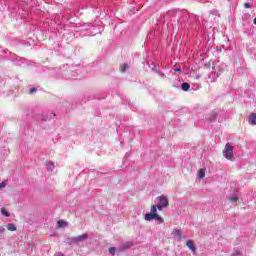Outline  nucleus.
<instances>
[{"instance_id": "16", "label": "nucleus", "mask_w": 256, "mask_h": 256, "mask_svg": "<svg viewBox=\"0 0 256 256\" xmlns=\"http://www.w3.org/2000/svg\"><path fill=\"white\" fill-rule=\"evenodd\" d=\"M6 185H7V181H6V180L3 181V182H1V183H0V190H1V189H4V188L6 187Z\"/></svg>"}, {"instance_id": "5", "label": "nucleus", "mask_w": 256, "mask_h": 256, "mask_svg": "<svg viewBox=\"0 0 256 256\" xmlns=\"http://www.w3.org/2000/svg\"><path fill=\"white\" fill-rule=\"evenodd\" d=\"M186 246L188 248H190V250L193 252V254H196V248H195V245H194V241L193 240H188L186 242Z\"/></svg>"}, {"instance_id": "13", "label": "nucleus", "mask_w": 256, "mask_h": 256, "mask_svg": "<svg viewBox=\"0 0 256 256\" xmlns=\"http://www.w3.org/2000/svg\"><path fill=\"white\" fill-rule=\"evenodd\" d=\"M127 68H128L127 64L120 65V72H126Z\"/></svg>"}, {"instance_id": "6", "label": "nucleus", "mask_w": 256, "mask_h": 256, "mask_svg": "<svg viewBox=\"0 0 256 256\" xmlns=\"http://www.w3.org/2000/svg\"><path fill=\"white\" fill-rule=\"evenodd\" d=\"M172 235L175 236L178 240L184 239L179 229H174Z\"/></svg>"}, {"instance_id": "7", "label": "nucleus", "mask_w": 256, "mask_h": 256, "mask_svg": "<svg viewBox=\"0 0 256 256\" xmlns=\"http://www.w3.org/2000/svg\"><path fill=\"white\" fill-rule=\"evenodd\" d=\"M56 226L58 228L67 227L68 226V222L65 221V220H59L58 223L56 224Z\"/></svg>"}, {"instance_id": "22", "label": "nucleus", "mask_w": 256, "mask_h": 256, "mask_svg": "<svg viewBox=\"0 0 256 256\" xmlns=\"http://www.w3.org/2000/svg\"><path fill=\"white\" fill-rule=\"evenodd\" d=\"M52 115L55 117L56 116V114L55 113H52Z\"/></svg>"}, {"instance_id": "18", "label": "nucleus", "mask_w": 256, "mask_h": 256, "mask_svg": "<svg viewBox=\"0 0 256 256\" xmlns=\"http://www.w3.org/2000/svg\"><path fill=\"white\" fill-rule=\"evenodd\" d=\"M230 201H231L232 203H235V202H237V201H238V198H236V197H232V198H230Z\"/></svg>"}, {"instance_id": "14", "label": "nucleus", "mask_w": 256, "mask_h": 256, "mask_svg": "<svg viewBox=\"0 0 256 256\" xmlns=\"http://www.w3.org/2000/svg\"><path fill=\"white\" fill-rule=\"evenodd\" d=\"M1 213H2L3 216L10 217V213L7 212L5 208L1 209Z\"/></svg>"}, {"instance_id": "17", "label": "nucleus", "mask_w": 256, "mask_h": 256, "mask_svg": "<svg viewBox=\"0 0 256 256\" xmlns=\"http://www.w3.org/2000/svg\"><path fill=\"white\" fill-rule=\"evenodd\" d=\"M253 6V3H244L246 9H250Z\"/></svg>"}, {"instance_id": "23", "label": "nucleus", "mask_w": 256, "mask_h": 256, "mask_svg": "<svg viewBox=\"0 0 256 256\" xmlns=\"http://www.w3.org/2000/svg\"><path fill=\"white\" fill-rule=\"evenodd\" d=\"M60 256H64V254H61Z\"/></svg>"}, {"instance_id": "2", "label": "nucleus", "mask_w": 256, "mask_h": 256, "mask_svg": "<svg viewBox=\"0 0 256 256\" xmlns=\"http://www.w3.org/2000/svg\"><path fill=\"white\" fill-rule=\"evenodd\" d=\"M222 155L228 160L233 161L234 160V154H233V146L230 143H226L225 149L222 152Z\"/></svg>"}, {"instance_id": "10", "label": "nucleus", "mask_w": 256, "mask_h": 256, "mask_svg": "<svg viewBox=\"0 0 256 256\" xmlns=\"http://www.w3.org/2000/svg\"><path fill=\"white\" fill-rule=\"evenodd\" d=\"M6 229H7L8 231H12V232H14V231L17 230L15 224H11V223H10V224H7Z\"/></svg>"}, {"instance_id": "8", "label": "nucleus", "mask_w": 256, "mask_h": 256, "mask_svg": "<svg viewBox=\"0 0 256 256\" xmlns=\"http://www.w3.org/2000/svg\"><path fill=\"white\" fill-rule=\"evenodd\" d=\"M249 123L251 125H256V114L252 113L251 116L249 117Z\"/></svg>"}, {"instance_id": "15", "label": "nucleus", "mask_w": 256, "mask_h": 256, "mask_svg": "<svg viewBox=\"0 0 256 256\" xmlns=\"http://www.w3.org/2000/svg\"><path fill=\"white\" fill-rule=\"evenodd\" d=\"M109 253H110V255H116V248H114V247H111V248H109Z\"/></svg>"}, {"instance_id": "12", "label": "nucleus", "mask_w": 256, "mask_h": 256, "mask_svg": "<svg viewBox=\"0 0 256 256\" xmlns=\"http://www.w3.org/2000/svg\"><path fill=\"white\" fill-rule=\"evenodd\" d=\"M152 208H156V213L157 210L162 211L163 208H167V206H163V205H152Z\"/></svg>"}, {"instance_id": "11", "label": "nucleus", "mask_w": 256, "mask_h": 256, "mask_svg": "<svg viewBox=\"0 0 256 256\" xmlns=\"http://www.w3.org/2000/svg\"><path fill=\"white\" fill-rule=\"evenodd\" d=\"M181 89H182L183 91H189V90H190V84L184 82L183 84H181Z\"/></svg>"}, {"instance_id": "3", "label": "nucleus", "mask_w": 256, "mask_h": 256, "mask_svg": "<svg viewBox=\"0 0 256 256\" xmlns=\"http://www.w3.org/2000/svg\"><path fill=\"white\" fill-rule=\"evenodd\" d=\"M88 239V234L84 233L80 236H76L70 239L71 243H81Z\"/></svg>"}, {"instance_id": "4", "label": "nucleus", "mask_w": 256, "mask_h": 256, "mask_svg": "<svg viewBox=\"0 0 256 256\" xmlns=\"http://www.w3.org/2000/svg\"><path fill=\"white\" fill-rule=\"evenodd\" d=\"M158 201L161 206L169 207V199L166 196L158 197Z\"/></svg>"}, {"instance_id": "1", "label": "nucleus", "mask_w": 256, "mask_h": 256, "mask_svg": "<svg viewBox=\"0 0 256 256\" xmlns=\"http://www.w3.org/2000/svg\"><path fill=\"white\" fill-rule=\"evenodd\" d=\"M144 219H146V221H151L153 219H156L158 223H163L165 221L161 216L157 215L156 207H151L150 213H147Z\"/></svg>"}, {"instance_id": "9", "label": "nucleus", "mask_w": 256, "mask_h": 256, "mask_svg": "<svg viewBox=\"0 0 256 256\" xmlns=\"http://www.w3.org/2000/svg\"><path fill=\"white\" fill-rule=\"evenodd\" d=\"M205 173H206V170L205 169H200L198 170V177L203 180L204 177H205Z\"/></svg>"}, {"instance_id": "20", "label": "nucleus", "mask_w": 256, "mask_h": 256, "mask_svg": "<svg viewBox=\"0 0 256 256\" xmlns=\"http://www.w3.org/2000/svg\"><path fill=\"white\" fill-rule=\"evenodd\" d=\"M174 72H179V73H181V72H182V69H174Z\"/></svg>"}, {"instance_id": "19", "label": "nucleus", "mask_w": 256, "mask_h": 256, "mask_svg": "<svg viewBox=\"0 0 256 256\" xmlns=\"http://www.w3.org/2000/svg\"><path fill=\"white\" fill-rule=\"evenodd\" d=\"M37 91V88H31L30 89V94H33L34 92H36Z\"/></svg>"}, {"instance_id": "21", "label": "nucleus", "mask_w": 256, "mask_h": 256, "mask_svg": "<svg viewBox=\"0 0 256 256\" xmlns=\"http://www.w3.org/2000/svg\"><path fill=\"white\" fill-rule=\"evenodd\" d=\"M254 25H256V18H254Z\"/></svg>"}]
</instances>
